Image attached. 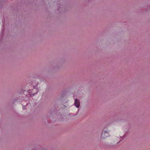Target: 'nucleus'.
Instances as JSON below:
<instances>
[{
  "label": "nucleus",
  "mask_w": 150,
  "mask_h": 150,
  "mask_svg": "<svg viewBox=\"0 0 150 150\" xmlns=\"http://www.w3.org/2000/svg\"><path fill=\"white\" fill-rule=\"evenodd\" d=\"M75 105L77 108H79L80 106V102L79 100L77 99H76L75 100V101L74 103Z\"/></svg>",
  "instance_id": "obj_2"
},
{
  "label": "nucleus",
  "mask_w": 150,
  "mask_h": 150,
  "mask_svg": "<svg viewBox=\"0 0 150 150\" xmlns=\"http://www.w3.org/2000/svg\"><path fill=\"white\" fill-rule=\"evenodd\" d=\"M109 136V134L107 132L105 131H103L102 133L101 136L103 138H105L106 137H108Z\"/></svg>",
  "instance_id": "obj_1"
}]
</instances>
